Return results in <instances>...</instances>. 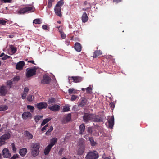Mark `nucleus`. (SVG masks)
Wrapping results in <instances>:
<instances>
[{"label": "nucleus", "instance_id": "obj_40", "mask_svg": "<svg viewBox=\"0 0 159 159\" xmlns=\"http://www.w3.org/2000/svg\"><path fill=\"white\" fill-rule=\"evenodd\" d=\"M27 108L30 110L31 112H33L34 110V107L33 106L31 105H27Z\"/></svg>", "mask_w": 159, "mask_h": 159}, {"label": "nucleus", "instance_id": "obj_49", "mask_svg": "<svg viewBox=\"0 0 159 159\" xmlns=\"http://www.w3.org/2000/svg\"><path fill=\"white\" fill-rule=\"evenodd\" d=\"M10 57V56H8L7 55H5L4 56L2 57V59L3 60H5L9 58Z\"/></svg>", "mask_w": 159, "mask_h": 159}, {"label": "nucleus", "instance_id": "obj_51", "mask_svg": "<svg viewBox=\"0 0 159 159\" xmlns=\"http://www.w3.org/2000/svg\"><path fill=\"white\" fill-rule=\"evenodd\" d=\"M19 156L17 154H14L13 156L9 159H16Z\"/></svg>", "mask_w": 159, "mask_h": 159}, {"label": "nucleus", "instance_id": "obj_38", "mask_svg": "<svg viewBox=\"0 0 159 159\" xmlns=\"http://www.w3.org/2000/svg\"><path fill=\"white\" fill-rule=\"evenodd\" d=\"M11 147L12 148L13 152L14 153H16V152L17 149L15 147V144L14 143H12L11 144Z\"/></svg>", "mask_w": 159, "mask_h": 159}, {"label": "nucleus", "instance_id": "obj_10", "mask_svg": "<svg viewBox=\"0 0 159 159\" xmlns=\"http://www.w3.org/2000/svg\"><path fill=\"white\" fill-rule=\"evenodd\" d=\"M60 106L57 104L54 105L52 106H49L48 108L50 110L54 111H58L60 108Z\"/></svg>", "mask_w": 159, "mask_h": 159}, {"label": "nucleus", "instance_id": "obj_5", "mask_svg": "<svg viewBox=\"0 0 159 159\" xmlns=\"http://www.w3.org/2000/svg\"><path fill=\"white\" fill-rule=\"evenodd\" d=\"M26 75L29 77L34 75L36 73V70L34 68H28L26 70Z\"/></svg>", "mask_w": 159, "mask_h": 159}, {"label": "nucleus", "instance_id": "obj_21", "mask_svg": "<svg viewBox=\"0 0 159 159\" xmlns=\"http://www.w3.org/2000/svg\"><path fill=\"white\" fill-rule=\"evenodd\" d=\"M75 83H78L81 82L82 80V78L79 76H72L71 77Z\"/></svg>", "mask_w": 159, "mask_h": 159}, {"label": "nucleus", "instance_id": "obj_16", "mask_svg": "<svg viewBox=\"0 0 159 159\" xmlns=\"http://www.w3.org/2000/svg\"><path fill=\"white\" fill-rule=\"evenodd\" d=\"M25 65V62L23 61H20L18 62L16 66V69L18 70H20Z\"/></svg>", "mask_w": 159, "mask_h": 159}, {"label": "nucleus", "instance_id": "obj_11", "mask_svg": "<svg viewBox=\"0 0 159 159\" xmlns=\"http://www.w3.org/2000/svg\"><path fill=\"white\" fill-rule=\"evenodd\" d=\"M38 109L40 110L43 108H46L47 107V104L45 102H40L37 104Z\"/></svg>", "mask_w": 159, "mask_h": 159}, {"label": "nucleus", "instance_id": "obj_45", "mask_svg": "<svg viewBox=\"0 0 159 159\" xmlns=\"http://www.w3.org/2000/svg\"><path fill=\"white\" fill-rule=\"evenodd\" d=\"M70 108L69 107L65 106L63 107V112H66L68 111H69Z\"/></svg>", "mask_w": 159, "mask_h": 159}, {"label": "nucleus", "instance_id": "obj_18", "mask_svg": "<svg viewBox=\"0 0 159 159\" xmlns=\"http://www.w3.org/2000/svg\"><path fill=\"white\" fill-rule=\"evenodd\" d=\"M24 135L27 139L29 140L32 139L33 137V135L28 131H26Z\"/></svg>", "mask_w": 159, "mask_h": 159}, {"label": "nucleus", "instance_id": "obj_41", "mask_svg": "<svg viewBox=\"0 0 159 159\" xmlns=\"http://www.w3.org/2000/svg\"><path fill=\"white\" fill-rule=\"evenodd\" d=\"M86 104V100L85 99H83L80 102V105L81 107H83L84 106V105H85Z\"/></svg>", "mask_w": 159, "mask_h": 159}, {"label": "nucleus", "instance_id": "obj_37", "mask_svg": "<svg viewBox=\"0 0 159 159\" xmlns=\"http://www.w3.org/2000/svg\"><path fill=\"white\" fill-rule=\"evenodd\" d=\"M42 117V116H36L34 117V120L36 123H37L39 121Z\"/></svg>", "mask_w": 159, "mask_h": 159}, {"label": "nucleus", "instance_id": "obj_64", "mask_svg": "<svg viewBox=\"0 0 159 159\" xmlns=\"http://www.w3.org/2000/svg\"><path fill=\"white\" fill-rule=\"evenodd\" d=\"M87 3H88V2L87 1H86L84 2V4L85 5H87Z\"/></svg>", "mask_w": 159, "mask_h": 159}, {"label": "nucleus", "instance_id": "obj_29", "mask_svg": "<svg viewBox=\"0 0 159 159\" xmlns=\"http://www.w3.org/2000/svg\"><path fill=\"white\" fill-rule=\"evenodd\" d=\"M8 107L6 105H0V111H4L7 110Z\"/></svg>", "mask_w": 159, "mask_h": 159}, {"label": "nucleus", "instance_id": "obj_24", "mask_svg": "<svg viewBox=\"0 0 159 159\" xmlns=\"http://www.w3.org/2000/svg\"><path fill=\"white\" fill-rule=\"evenodd\" d=\"M85 140L81 138L79 139V146H84L85 147Z\"/></svg>", "mask_w": 159, "mask_h": 159}, {"label": "nucleus", "instance_id": "obj_23", "mask_svg": "<svg viewBox=\"0 0 159 159\" xmlns=\"http://www.w3.org/2000/svg\"><path fill=\"white\" fill-rule=\"evenodd\" d=\"M57 140V139L56 138H54L51 139L50 143L48 145L52 147L56 143Z\"/></svg>", "mask_w": 159, "mask_h": 159}, {"label": "nucleus", "instance_id": "obj_58", "mask_svg": "<svg viewBox=\"0 0 159 159\" xmlns=\"http://www.w3.org/2000/svg\"><path fill=\"white\" fill-rule=\"evenodd\" d=\"M122 0H113V2L116 3H117L121 2Z\"/></svg>", "mask_w": 159, "mask_h": 159}, {"label": "nucleus", "instance_id": "obj_47", "mask_svg": "<svg viewBox=\"0 0 159 159\" xmlns=\"http://www.w3.org/2000/svg\"><path fill=\"white\" fill-rule=\"evenodd\" d=\"M20 79V77L19 76H16L13 78L12 80L13 82H17Z\"/></svg>", "mask_w": 159, "mask_h": 159}, {"label": "nucleus", "instance_id": "obj_19", "mask_svg": "<svg viewBox=\"0 0 159 159\" xmlns=\"http://www.w3.org/2000/svg\"><path fill=\"white\" fill-rule=\"evenodd\" d=\"M27 152V150L26 148H23L20 150L19 153L22 157H24Z\"/></svg>", "mask_w": 159, "mask_h": 159}, {"label": "nucleus", "instance_id": "obj_33", "mask_svg": "<svg viewBox=\"0 0 159 159\" xmlns=\"http://www.w3.org/2000/svg\"><path fill=\"white\" fill-rule=\"evenodd\" d=\"M69 94L76 93L77 91L73 88L69 89L68 90Z\"/></svg>", "mask_w": 159, "mask_h": 159}, {"label": "nucleus", "instance_id": "obj_34", "mask_svg": "<svg viewBox=\"0 0 159 159\" xmlns=\"http://www.w3.org/2000/svg\"><path fill=\"white\" fill-rule=\"evenodd\" d=\"M92 88L91 85H90L86 89V93H88L91 94L92 93Z\"/></svg>", "mask_w": 159, "mask_h": 159}, {"label": "nucleus", "instance_id": "obj_28", "mask_svg": "<svg viewBox=\"0 0 159 159\" xmlns=\"http://www.w3.org/2000/svg\"><path fill=\"white\" fill-rule=\"evenodd\" d=\"M9 46L11 53L13 54L15 53L17 51V49L12 45H10Z\"/></svg>", "mask_w": 159, "mask_h": 159}, {"label": "nucleus", "instance_id": "obj_2", "mask_svg": "<svg viewBox=\"0 0 159 159\" xmlns=\"http://www.w3.org/2000/svg\"><path fill=\"white\" fill-rule=\"evenodd\" d=\"M39 148L40 145L39 143H32L31 144V154L33 157H36L39 155Z\"/></svg>", "mask_w": 159, "mask_h": 159}, {"label": "nucleus", "instance_id": "obj_46", "mask_svg": "<svg viewBox=\"0 0 159 159\" xmlns=\"http://www.w3.org/2000/svg\"><path fill=\"white\" fill-rule=\"evenodd\" d=\"M89 139L91 145L93 146H94L95 144V142L93 139L91 138H89Z\"/></svg>", "mask_w": 159, "mask_h": 159}, {"label": "nucleus", "instance_id": "obj_14", "mask_svg": "<svg viewBox=\"0 0 159 159\" xmlns=\"http://www.w3.org/2000/svg\"><path fill=\"white\" fill-rule=\"evenodd\" d=\"M0 137L5 141L10 139L11 137V134L9 132H6Z\"/></svg>", "mask_w": 159, "mask_h": 159}, {"label": "nucleus", "instance_id": "obj_6", "mask_svg": "<svg viewBox=\"0 0 159 159\" xmlns=\"http://www.w3.org/2000/svg\"><path fill=\"white\" fill-rule=\"evenodd\" d=\"M2 154L4 157L6 158H9L11 156L9 150L7 148H5L2 150Z\"/></svg>", "mask_w": 159, "mask_h": 159}, {"label": "nucleus", "instance_id": "obj_60", "mask_svg": "<svg viewBox=\"0 0 159 159\" xmlns=\"http://www.w3.org/2000/svg\"><path fill=\"white\" fill-rule=\"evenodd\" d=\"M28 62H30V63H33L34 64H35L34 63V61L33 60H31V61H28Z\"/></svg>", "mask_w": 159, "mask_h": 159}, {"label": "nucleus", "instance_id": "obj_13", "mask_svg": "<svg viewBox=\"0 0 159 159\" xmlns=\"http://www.w3.org/2000/svg\"><path fill=\"white\" fill-rule=\"evenodd\" d=\"M55 12L56 14L59 16L61 17L62 14L61 12V7L55 6L54 8Z\"/></svg>", "mask_w": 159, "mask_h": 159}, {"label": "nucleus", "instance_id": "obj_35", "mask_svg": "<svg viewBox=\"0 0 159 159\" xmlns=\"http://www.w3.org/2000/svg\"><path fill=\"white\" fill-rule=\"evenodd\" d=\"M64 2L63 0H61L59 1L56 5V7H60L64 4Z\"/></svg>", "mask_w": 159, "mask_h": 159}, {"label": "nucleus", "instance_id": "obj_42", "mask_svg": "<svg viewBox=\"0 0 159 159\" xmlns=\"http://www.w3.org/2000/svg\"><path fill=\"white\" fill-rule=\"evenodd\" d=\"M59 32L61 34V38L63 39H65V38L66 37V34L63 33V32L61 30H60Z\"/></svg>", "mask_w": 159, "mask_h": 159}, {"label": "nucleus", "instance_id": "obj_7", "mask_svg": "<svg viewBox=\"0 0 159 159\" xmlns=\"http://www.w3.org/2000/svg\"><path fill=\"white\" fill-rule=\"evenodd\" d=\"M71 119V115L69 113L64 116L62 119V123L63 124H66L70 121Z\"/></svg>", "mask_w": 159, "mask_h": 159}, {"label": "nucleus", "instance_id": "obj_20", "mask_svg": "<svg viewBox=\"0 0 159 159\" xmlns=\"http://www.w3.org/2000/svg\"><path fill=\"white\" fill-rule=\"evenodd\" d=\"M29 89L27 87H25L24 89V91L22 94V98L24 99L26 98L27 95L29 91Z\"/></svg>", "mask_w": 159, "mask_h": 159}, {"label": "nucleus", "instance_id": "obj_52", "mask_svg": "<svg viewBox=\"0 0 159 159\" xmlns=\"http://www.w3.org/2000/svg\"><path fill=\"white\" fill-rule=\"evenodd\" d=\"M6 21L2 20H0V24L2 25H4L6 24Z\"/></svg>", "mask_w": 159, "mask_h": 159}, {"label": "nucleus", "instance_id": "obj_4", "mask_svg": "<svg viewBox=\"0 0 159 159\" xmlns=\"http://www.w3.org/2000/svg\"><path fill=\"white\" fill-rule=\"evenodd\" d=\"M34 10V7L33 6H27L23 8L20 9L19 11V13L21 14L27 12H33Z\"/></svg>", "mask_w": 159, "mask_h": 159}, {"label": "nucleus", "instance_id": "obj_55", "mask_svg": "<svg viewBox=\"0 0 159 159\" xmlns=\"http://www.w3.org/2000/svg\"><path fill=\"white\" fill-rule=\"evenodd\" d=\"M7 125L6 124H3L2 125V127L4 129L7 128Z\"/></svg>", "mask_w": 159, "mask_h": 159}, {"label": "nucleus", "instance_id": "obj_54", "mask_svg": "<svg viewBox=\"0 0 159 159\" xmlns=\"http://www.w3.org/2000/svg\"><path fill=\"white\" fill-rule=\"evenodd\" d=\"M88 132L90 133H92V128L91 127H89L88 129Z\"/></svg>", "mask_w": 159, "mask_h": 159}, {"label": "nucleus", "instance_id": "obj_63", "mask_svg": "<svg viewBox=\"0 0 159 159\" xmlns=\"http://www.w3.org/2000/svg\"><path fill=\"white\" fill-rule=\"evenodd\" d=\"M54 1V0H48V2H50L51 3H52Z\"/></svg>", "mask_w": 159, "mask_h": 159}, {"label": "nucleus", "instance_id": "obj_56", "mask_svg": "<svg viewBox=\"0 0 159 159\" xmlns=\"http://www.w3.org/2000/svg\"><path fill=\"white\" fill-rule=\"evenodd\" d=\"M52 6V3H51L50 2H48V8H50Z\"/></svg>", "mask_w": 159, "mask_h": 159}, {"label": "nucleus", "instance_id": "obj_15", "mask_svg": "<svg viewBox=\"0 0 159 159\" xmlns=\"http://www.w3.org/2000/svg\"><path fill=\"white\" fill-rule=\"evenodd\" d=\"M50 80V78L47 76H44L41 81V83L43 84H48Z\"/></svg>", "mask_w": 159, "mask_h": 159}, {"label": "nucleus", "instance_id": "obj_31", "mask_svg": "<svg viewBox=\"0 0 159 159\" xmlns=\"http://www.w3.org/2000/svg\"><path fill=\"white\" fill-rule=\"evenodd\" d=\"M94 54L93 57L95 58L97 56L101 55L102 54V52L100 50L94 52Z\"/></svg>", "mask_w": 159, "mask_h": 159}, {"label": "nucleus", "instance_id": "obj_26", "mask_svg": "<svg viewBox=\"0 0 159 159\" xmlns=\"http://www.w3.org/2000/svg\"><path fill=\"white\" fill-rule=\"evenodd\" d=\"M50 145H48L45 148L44 150V153L45 155H47L48 154L51 149L52 148Z\"/></svg>", "mask_w": 159, "mask_h": 159}, {"label": "nucleus", "instance_id": "obj_32", "mask_svg": "<svg viewBox=\"0 0 159 159\" xmlns=\"http://www.w3.org/2000/svg\"><path fill=\"white\" fill-rule=\"evenodd\" d=\"M55 99L53 98H50L48 101V103L50 105H52V103H54L55 102Z\"/></svg>", "mask_w": 159, "mask_h": 159}, {"label": "nucleus", "instance_id": "obj_50", "mask_svg": "<svg viewBox=\"0 0 159 159\" xmlns=\"http://www.w3.org/2000/svg\"><path fill=\"white\" fill-rule=\"evenodd\" d=\"M53 130V128L52 126H51L50 128L46 132V134H48L51 132Z\"/></svg>", "mask_w": 159, "mask_h": 159}, {"label": "nucleus", "instance_id": "obj_12", "mask_svg": "<svg viewBox=\"0 0 159 159\" xmlns=\"http://www.w3.org/2000/svg\"><path fill=\"white\" fill-rule=\"evenodd\" d=\"M114 118L113 116H111V117L108 119V123L109 124V126L110 128H112L114 125Z\"/></svg>", "mask_w": 159, "mask_h": 159}, {"label": "nucleus", "instance_id": "obj_8", "mask_svg": "<svg viewBox=\"0 0 159 159\" xmlns=\"http://www.w3.org/2000/svg\"><path fill=\"white\" fill-rule=\"evenodd\" d=\"M7 93L6 87L2 85L0 87V95L2 96H5Z\"/></svg>", "mask_w": 159, "mask_h": 159}, {"label": "nucleus", "instance_id": "obj_30", "mask_svg": "<svg viewBox=\"0 0 159 159\" xmlns=\"http://www.w3.org/2000/svg\"><path fill=\"white\" fill-rule=\"evenodd\" d=\"M51 118H48L44 119L42 121L41 126H43L46 123L48 122L51 120Z\"/></svg>", "mask_w": 159, "mask_h": 159}, {"label": "nucleus", "instance_id": "obj_53", "mask_svg": "<svg viewBox=\"0 0 159 159\" xmlns=\"http://www.w3.org/2000/svg\"><path fill=\"white\" fill-rule=\"evenodd\" d=\"M48 127V124L46 125L45 126L42 128L41 129L42 131H44L47 129V127Z\"/></svg>", "mask_w": 159, "mask_h": 159}, {"label": "nucleus", "instance_id": "obj_44", "mask_svg": "<svg viewBox=\"0 0 159 159\" xmlns=\"http://www.w3.org/2000/svg\"><path fill=\"white\" fill-rule=\"evenodd\" d=\"M13 82V81L12 79L7 82V85L9 86V88H11V85Z\"/></svg>", "mask_w": 159, "mask_h": 159}, {"label": "nucleus", "instance_id": "obj_1", "mask_svg": "<svg viewBox=\"0 0 159 159\" xmlns=\"http://www.w3.org/2000/svg\"><path fill=\"white\" fill-rule=\"evenodd\" d=\"M83 119L84 122L86 123L90 120L98 122L101 121V118L94 114L85 113L83 116Z\"/></svg>", "mask_w": 159, "mask_h": 159}, {"label": "nucleus", "instance_id": "obj_3", "mask_svg": "<svg viewBox=\"0 0 159 159\" xmlns=\"http://www.w3.org/2000/svg\"><path fill=\"white\" fill-rule=\"evenodd\" d=\"M98 157V155L95 151L89 152L85 157L86 159H97Z\"/></svg>", "mask_w": 159, "mask_h": 159}, {"label": "nucleus", "instance_id": "obj_22", "mask_svg": "<svg viewBox=\"0 0 159 159\" xmlns=\"http://www.w3.org/2000/svg\"><path fill=\"white\" fill-rule=\"evenodd\" d=\"M74 48L75 50L77 52H80L81 50V46L79 43H76L75 45Z\"/></svg>", "mask_w": 159, "mask_h": 159}, {"label": "nucleus", "instance_id": "obj_57", "mask_svg": "<svg viewBox=\"0 0 159 159\" xmlns=\"http://www.w3.org/2000/svg\"><path fill=\"white\" fill-rule=\"evenodd\" d=\"M42 28L44 30H47V26L46 25H42Z\"/></svg>", "mask_w": 159, "mask_h": 159}, {"label": "nucleus", "instance_id": "obj_27", "mask_svg": "<svg viewBox=\"0 0 159 159\" xmlns=\"http://www.w3.org/2000/svg\"><path fill=\"white\" fill-rule=\"evenodd\" d=\"M80 134H83L85 130V126L83 124H82L80 126Z\"/></svg>", "mask_w": 159, "mask_h": 159}, {"label": "nucleus", "instance_id": "obj_39", "mask_svg": "<svg viewBox=\"0 0 159 159\" xmlns=\"http://www.w3.org/2000/svg\"><path fill=\"white\" fill-rule=\"evenodd\" d=\"M34 97H33L32 95L30 94L27 97V99L29 102L32 101Z\"/></svg>", "mask_w": 159, "mask_h": 159}, {"label": "nucleus", "instance_id": "obj_17", "mask_svg": "<svg viewBox=\"0 0 159 159\" xmlns=\"http://www.w3.org/2000/svg\"><path fill=\"white\" fill-rule=\"evenodd\" d=\"M85 147L84 146H79L77 150V154L79 155H82L84 151Z\"/></svg>", "mask_w": 159, "mask_h": 159}, {"label": "nucleus", "instance_id": "obj_48", "mask_svg": "<svg viewBox=\"0 0 159 159\" xmlns=\"http://www.w3.org/2000/svg\"><path fill=\"white\" fill-rule=\"evenodd\" d=\"M78 98V96L75 95H73L71 97V100L72 101H74L75 100Z\"/></svg>", "mask_w": 159, "mask_h": 159}, {"label": "nucleus", "instance_id": "obj_61", "mask_svg": "<svg viewBox=\"0 0 159 159\" xmlns=\"http://www.w3.org/2000/svg\"><path fill=\"white\" fill-rule=\"evenodd\" d=\"M104 159H111L110 157H105L104 158Z\"/></svg>", "mask_w": 159, "mask_h": 159}, {"label": "nucleus", "instance_id": "obj_59", "mask_svg": "<svg viewBox=\"0 0 159 159\" xmlns=\"http://www.w3.org/2000/svg\"><path fill=\"white\" fill-rule=\"evenodd\" d=\"M8 36L10 38H12L14 37V36L13 34H11L9 35Z\"/></svg>", "mask_w": 159, "mask_h": 159}, {"label": "nucleus", "instance_id": "obj_36", "mask_svg": "<svg viewBox=\"0 0 159 159\" xmlns=\"http://www.w3.org/2000/svg\"><path fill=\"white\" fill-rule=\"evenodd\" d=\"M33 23L35 24H40L41 23V21L39 19H36L34 20Z\"/></svg>", "mask_w": 159, "mask_h": 159}, {"label": "nucleus", "instance_id": "obj_43", "mask_svg": "<svg viewBox=\"0 0 159 159\" xmlns=\"http://www.w3.org/2000/svg\"><path fill=\"white\" fill-rule=\"evenodd\" d=\"M6 142L1 137H0V146L4 145Z\"/></svg>", "mask_w": 159, "mask_h": 159}, {"label": "nucleus", "instance_id": "obj_62", "mask_svg": "<svg viewBox=\"0 0 159 159\" xmlns=\"http://www.w3.org/2000/svg\"><path fill=\"white\" fill-rule=\"evenodd\" d=\"M4 55H5L4 53H1V55H0V57H3Z\"/></svg>", "mask_w": 159, "mask_h": 159}, {"label": "nucleus", "instance_id": "obj_9", "mask_svg": "<svg viewBox=\"0 0 159 159\" xmlns=\"http://www.w3.org/2000/svg\"><path fill=\"white\" fill-rule=\"evenodd\" d=\"M22 117L24 120L31 119L32 117L31 114L29 112H24L22 114Z\"/></svg>", "mask_w": 159, "mask_h": 159}, {"label": "nucleus", "instance_id": "obj_25", "mask_svg": "<svg viewBox=\"0 0 159 159\" xmlns=\"http://www.w3.org/2000/svg\"><path fill=\"white\" fill-rule=\"evenodd\" d=\"M82 19L83 22H86L88 20V17L87 14L85 12H84L82 16Z\"/></svg>", "mask_w": 159, "mask_h": 159}]
</instances>
